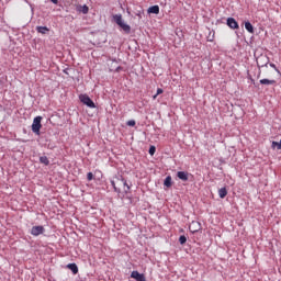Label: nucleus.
<instances>
[{"label":"nucleus","instance_id":"21","mask_svg":"<svg viewBox=\"0 0 281 281\" xmlns=\"http://www.w3.org/2000/svg\"><path fill=\"white\" fill-rule=\"evenodd\" d=\"M272 146H277L278 150H281V140L278 142H272Z\"/></svg>","mask_w":281,"mask_h":281},{"label":"nucleus","instance_id":"1","mask_svg":"<svg viewBox=\"0 0 281 281\" xmlns=\"http://www.w3.org/2000/svg\"><path fill=\"white\" fill-rule=\"evenodd\" d=\"M111 186L113 187L114 192H117L119 194L120 192H122V188L125 194H128V192L131 191V187L128 186L126 180H124V178H116L115 180H111Z\"/></svg>","mask_w":281,"mask_h":281},{"label":"nucleus","instance_id":"26","mask_svg":"<svg viewBox=\"0 0 281 281\" xmlns=\"http://www.w3.org/2000/svg\"><path fill=\"white\" fill-rule=\"evenodd\" d=\"M271 74H273V71H271V70H267V71H266V76L271 77Z\"/></svg>","mask_w":281,"mask_h":281},{"label":"nucleus","instance_id":"2","mask_svg":"<svg viewBox=\"0 0 281 281\" xmlns=\"http://www.w3.org/2000/svg\"><path fill=\"white\" fill-rule=\"evenodd\" d=\"M113 21L125 32V34H131V25L124 23V20L122 19V14H115L113 15Z\"/></svg>","mask_w":281,"mask_h":281},{"label":"nucleus","instance_id":"4","mask_svg":"<svg viewBox=\"0 0 281 281\" xmlns=\"http://www.w3.org/2000/svg\"><path fill=\"white\" fill-rule=\"evenodd\" d=\"M79 100L80 102H82V104H86V106H89V109H95V103L93 102V100H91L89 95L80 94Z\"/></svg>","mask_w":281,"mask_h":281},{"label":"nucleus","instance_id":"25","mask_svg":"<svg viewBox=\"0 0 281 281\" xmlns=\"http://www.w3.org/2000/svg\"><path fill=\"white\" fill-rule=\"evenodd\" d=\"M161 93H164V89L158 88V89H157V93H156V94H157V95H161Z\"/></svg>","mask_w":281,"mask_h":281},{"label":"nucleus","instance_id":"9","mask_svg":"<svg viewBox=\"0 0 281 281\" xmlns=\"http://www.w3.org/2000/svg\"><path fill=\"white\" fill-rule=\"evenodd\" d=\"M177 177L180 181H188V179H190V173L188 171H178Z\"/></svg>","mask_w":281,"mask_h":281},{"label":"nucleus","instance_id":"15","mask_svg":"<svg viewBox=\"0 0 281 281\" xmlns=\"http://www.w3.org/2000/svg\"><path fill=\"white\" fill-rule=\"evenodd\" d=\"M67 267L70 269V271H71L75 276H76V273H78V266H77L76 263H69Z\"/></svg>","mask_w":281,"mask_h":281},{"label":"nucleus","instance_id":"18","mask_svg":"<svg viewBox=\"0 0 281 281\" xmlns=\"http://www.w3.org/2000/svg\"><path fill=\"white\" fill-rule=\"evenodd\" d=\"M179 243L180 245H186V243H188V238L186 237V235H181L179 237Z\"/></svg>","mask_w":281,"mask_h":281},{"label":"nucleus","instance_id":"23","mask_svg":"<svg viewBox=\"0 0 281 281\" xmlns=\"http://www.w3.org/2000/svg\"><path fill=\"white\" fill-rule=\"evenodd\" d=\"M87 179L88 181H93V172H88Z\"/></svg>","mask_w":281,"mask_h":281},{"label":"nucleus","instance_id":"8","mask_svg":"<svg viewBox=\"0 0 281 281\" xmlns=\"http://www.w3.org/2000/svg\"><path fill=\"white\" fill-rule=\"evenodd\" d=\"M227 25L231 27V30H238V22L234 18H228L227 19Z\"/></svg>","mask_w":281,"mask_h":281},{"label":"nucleus","instance_id":"29","mask_svg":"<svg viewBox=\"0 0 281 281\" xmlns=\"http://www.w3.org/2000/svg\"><path fill=\"white\" fill-rule=\"evenodd\" d=\"M260 74H262V71L259 70V74H258L257 78H260Z\"/></svg>","mask_w":281,"mask_h":281},{"label":"nucleus","instance_id":"3","mask_svg":"<svg viewBox=\"0 0 281 281\" xmlns=\"http://www.w3.org/2000/svg\"><path fill=\"white\" fill-rule=\"evenodd\" d=\"M42 120H43V116H36L33 120L32 131L33 133H35V135H41V128H43V125L41 124Z\"/></svg>","mask_w":281,"mask_h":281},{"label":"nucleus","instance_id":"12","mask_svg":"<svg viewBox=\"0 0 281 281\" xmlns=\"http://www.w3.org/2000/svg\"><path fill=\"white\" fill-rule=\"evenodd\" d=\"M164 186L166 188H172V177L168 176L164 181Z\"/></svg>","mask_w":281,"mask_h":281},{"label":"nucleus","instance_id":"22","mask_svg":"<svg viewBox=\"0 0 281 281\" xmlns=\"http://www.w3.org/2000/svg\"><path fill=\"white\" fill-rule=\"evenodd\" d=\"M270 67H272V69H274V71L280 75V69H278L276 64H270Z\"/></svg>","mask_w":281,"mask_h":281},{"label":"nucleus","instance_id":"13","mask_svg":"<svg viewBox=\"0 0 281 281\" xmlns=\"http://www.w3.org/2000/svg\"><path fill=\"white\" fill-rule=\"evenodd\" d=\"M218 196L220 199H225V196H227V188H221L218 190Z\"/></svg>","mask_w":281,"mask_h":281},{"label":"nucleus","instance_id":"17","mask_svg":"<svg viewBox=\"0 0 281 281\" xmlns=\"http://www.w3.org/2000/svg\"><path fill=\"white\" fill-rule=\"evenodd\" d=\"M41 164H44V166H49V158L47 156L40 157Z\"/></svg>","mask_w":281,"mask_h":281},{"label":"nucleus","instance_id":"14","mask_svg":"<svg viewBox=\"0 0 281 281\" xmlns=\"http://www.w3.org/2000/svg\"><path fill=\"white\" fill-rule=\"evenodd\" d=\"M245 29L247 30V32H249V34H254V25L251 24V22H245Z\"/></svg>","mask_w":281,"mask_h":281},{"label":"nucleus","instance_id":"10","mask_svg":"<svg viewBox=\"0 0 281 281\" xmlns=\"http://www.w3.org/2000/svg\"><path fill=\"white\" fill-rule=\"evenodd\" d=\"M260 85H265V86H271V85H277V80L276 79H260Z\"/></svg>","mask_w":281,"mask_h":281},{"label":"nucleus","instance_id":"11","mask_svg":"<svg viewBox=\"0 0 281 281\" xmlns=\"http://www.w3.org/2000/svg\"><path fill=\"white\" fill-rule=\"evenodd\" d=\"M147 12L148 14H159V5L149 7Z\"/></svg>","mask_w":281,"mask_h":281},{"label":"nucleus","instance_id":"28","mask_svg":"<svg viewBox=\"0 0 281 281\" xmlns=\"http://www.w3.org/2000/svg\"><path fill=\"white\" fill-rule=\"evenodd\" d=\"M157 95H159V94H155V95L153 97V100H157Z\"/></svg>","mask_w":281,"mask_h":281},{"label":"nucleus","instance_id":"6","mask_svg":"<svg viewBox=\"0 0 281 281\" xmlns=\"http://www.w3.org/2000/svg\"><path fill=\"white\" fill-rule=\"evenodd\" d=\"M131 278L136 281H146V276H144V273H139L137 270L132 271Z\"/></svg>","mask_w":281,"mask_h":281},{"label":"nucleus","instance_id":"7","mask_svg":"<svg viewBox=\"0 0 281 281\" xmlns=\"http://www.w3.org/2000/svg\"><path fill=\"white\" fill-rule=\"evenodd\" d=\"M45 227L43 226H33L31 228L32 236H41V234H44Z\"/></svg>","mask_w":281,"mask_h":281},{"label":"nucleus","instance_id":"5","mask_svg":"<svg viewBox=\"0 0 281 281\" xmlns=\"http://www.w3.org/2000/svg\"><path fill=\"white\" fill-rule=\"evenodd\" d=\"M189 231L191 234H196V232H201V224L196 221L191 222L189 225Z\"/></svg>","mask_w":281,"mask_h":281},{"label":"nucleus","instance_id":"24","mask_svg":"<svg viewBox=\"0 0 281 281\" xmlns=\"http://www.w3.org/2000/svg\"><path fill=\"white\" fill-rule=\"evenodd\" d=\"M135 120L127 121V126H135Z\"/></svg>","mask_w":281,"mask_h":281},{"label":"nucleus","instance_id":"19","mask_svg":"<svg viewBox=\"0 0 281 281\" xmlns=\"http://www.w3.org/2000/svg\"><path fill=\"white\" fill-rule=\"evenodd\" d=\"M157 151V148L155 146H150L149 147V155H155V153Z\"/></svg>","mask_w":281,"mask_h":281},{"label":"nucleus","instance_id":"30","mask_svg":"<svg viewBox=\"0 0 281 281\" xmlns=\"http://www.w3.org/2000/svg\"><path fill=\"white\" fill-rule=\"evenodd\" d=\"M263 66L267 67V64H266V65H262L261 67H263Z\"/></svg>","mask_w":281,"mask_h":281},{"label":"nucleus","instance_id":"27","mask_svg":"<svg viewBox=\"0 0 281 281\" xmlns=\"http://www.w3.org/2000/svg\"><path fill=\"white\" fill-rule=\"evenodd\" d=\"M52 3H54L55 5H58V0H50Z\"/></svg>","mask_w":281,"mask_h":281},{"label":"nucleus","instance_id":"16","mask_svg":"<svg viewBox=\"0 0 281 281\" xmlns=\"http://www.w3.org/2000/svg\"><path fill=\"white\" fill-rule=\"evenodd\" d=\"M36 30L40 34H47V32H49V29H47V26H37Z\"/></svg>","mask_w":281,"mask_h":281},{"label":"nucleus","instance_id":"20","mask_svg":"<svg viewBox=\"0 0 281 281\" xmlns=\"http://www.w3.org/2000/svg\"><path fill=\"white\" fill-rule=\"evenodd\" d=\"M81 12L82 14H89V7L83 5Z\"/></svg>","mask_w":281,"mask_h":281}]
</instances>
